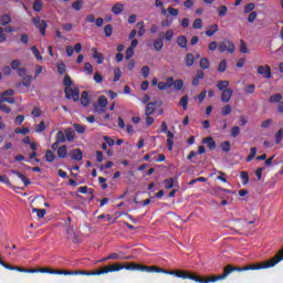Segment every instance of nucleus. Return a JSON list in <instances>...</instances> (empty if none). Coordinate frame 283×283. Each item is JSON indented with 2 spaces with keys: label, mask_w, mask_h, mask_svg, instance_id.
I'll return each instance as SVG.
<instances>
[{
  "label": "nucleus",
  "mask_w": 283,
  "mask_h": 283,
  "mask_svg": "<svg viewBox=\"0 0 283 283\" xmlns=\"http://www.w3.org/2000/svg\"><path fill=\"white\" fill-rule=\"evenodd\" d=\"M240 178H241L242 185H249V172L248 171H241Z\"/></svg>",
  "instance_id": "40"
},
{
  "label": "nucleus",
  "mask_w": 283,
  "mask_h": 283,
  "mask_svg": "<svg viewBox=\"0 0 283 283\" xmlns=\"http://www.w3.org/2000/svg\"><path fill=\"white\" fill-rule=\"evenodd\" d=\"M123 10H125V6L123 3H115L112 8L113 14H116V15L120 14Z\"/></svg>",
  "instance_id": "20"
},
{
  "label": "nucleus",
  "mask_w": 283,
  "mask_h": 283,
  "mask_svg": "<svg viewBox=\"0 0 283 283\" xmlns=\"http://www.w3.org/2000/svg\"><path fill=\"white\" fill-rule=\"evenodd\" d=\"M241 54H249V48H247V42L244 40H240V48Z\"/></svg>",
  "instance_id": "42"
},
{
  "label": "nucleus",
  "mask_w": 283,
  "mask_h": 283,
  "mask_svg": "<svg viewBox=\"0 0 283 283\" xmlns=\"http://www.w3.org/2000/svg\"><path fill=\"white\" fill-rule=\"evenodd\" d=\"M142 271L143 273H164L165 275H175V277H179L181 280H192V282L197 283H210V282H218L220 280H226V268L223 269V273L217 276H211L208 279L200 277L196 274H191L187 271L182 270H165L158 268L156 265H143L138 263H126L122 265L120 263H113L112 265H106L103 269H99L97 273L99 275H105V273H116L118 271Z\"/></svg>",
  "instance_id": "1"
},
{
  "label": "nucleus",
  "mask_w": 283,
  "mask_h": 283,
  "mask_svg": "<svg viewBox=\"0 0 283 283\" xmlns=\"http://www.w3.org/2000/svg\"><path fill=\"white\" fill-rule=\"evenodd\" d=\"M74 275H101V273H98V270L96 271H83V270H76L73 272Z\"/></svg>",
  "instance_id": "16"
},
{
  "label": "nucleus",
  "mask_w": 283,
  "mask_h": 283,
  "mask_svg": "<svg viewBox=\"0 0 283 283\" xmlns=\"http://www.w3.org/2000/svg\"><path fill=\"white\" fill-rule=\"evenodd\" d=\"M1 266H3V269H7L8 271H19V266H14V265H10L8 263H6V261H0Z\"/></svg>",
  "instance_id": "37"
},
{
  "label": "nucleus",
  "mask_w": 283,
  "mask_h": 283,
  "mask_svg": "<svg viewBox=\"0 0 283 283\" xmlns=\"http://www.w3.org/2000/svg\"><path fill=\"white\" fill-rule=\"evenodd\" d=\"M282 94L277 93L272 96H270V103H282Z\"/></svg>",
  "instance_id": "39"
},
{
  "label": "nucleus",
  "mask_w": 283,
  "mask_h": 283,
  "mask_svg": "<svg viewBox=\"0 0 283 283\" xmlns=\"http://www.w3.org/2000/svg\"><path fill=\"white\" fill-rule=\"evenodd\" d=\"M6 96H14V90L9 88L0 94V98H6Z\"/></svg>",
  "instance_id": "62"
},
{
  "label": "nucleus",
  "mask_w": 283,
  "mask_h": 283,
  "mask_svg": "<svg viewBox=\"0 0 283 283\" xmlns=\"http://www.w3.org/2000/svg\"><path fill=\"white\" fill-rule=\"evenodd\" d=\"M120 76H123V71H120L119 67L114 69V78L113 82L114 83H118L120 81Z\"/></svg>",
  "instance_id": "30"
},
{
  "label": "nucleus",
  "mask_w": 283,
  "mask_h": 283,
  "mask_svg": "<svg viewBox=\"0 0 283 283\" xmlns=\"http://www.w3.org/2000/svg\"><path fill=\"white\" fill-rule=\"evenodd\" d=\"M32 23L40 30L42 36H45V31L48 30V22L45 20L41 21V17L32 18Z\"/></svg>",
  "instance_id": "3"
},
{
  "label": "nucleus",
  "mask_w": 283,
  "mask_h": 283,
  "mask_svg": "<svg viewBox=\"0 0 283 283\" xmlns=\"http://www.w3.org/2000/svg\"><path fill=\"white\" fill-rule=\"evenodd\" d=\"M202 143H203L205 145H207V147H208L210 150L216 149V140H213V137H206V138H203Z\"/></svg>",
  "instance_id": "15"
},
{
  "label": "nucleus",
  "mask_w": 283,
  "mask_h": 283,
  "mask_svg": "<svg viewBox=\"0 0 283 283\" xmlns=\"http://www.w3.org/2000/svg\"><path fill=\"white\" fill-rule=\"evenodd\" d=\"M164 39L166 41H171V39H174V30H167Z\"/></svg>",
  "instance_id": "64"
},
{
  "label": "nucleus",
  "mask_w": 283,
  "mask_h": 283,
  "mask_svg": "<svg viewBox=\"0 0 283 283\" xmlns=\"http://www.w3.org/2000/svg\"><path fill=\"white\" fill-rule=\"evenodd\" d=\"M233 96V90L232 88H224L221 92V102L222 103H229Z\"/></svg>",
  "instance_id": "5"
},
{
  "label": "nucleus",
  "mask_w": 283,
  "mask_h": 283,
  "mask_svg": "<svg viewBox=\"0 0 283 283\" xmlns=\"http://www.w3.org/2000/svg\"><path fill=\"white\" fill-rule=\"evenodd\" d=\"M57 72L59 74H61V76H63V74H65V72H67V66L65 65V63H60L57 64Z\"/></svg>",
  "instance_id": "50"
},
{
  "label": "nucleus",
  "mask_w": 283,
  "mask_h": 283,
  "mask_svg": "<svg viewBox=\"0 0 283 283\" xmlns=\"http://www.w3.org/2000/svg\"><path fill=\"white\" fill-rule=\"evenodd\" d=\"M56 142L57 143H65V133H63V130L57 132Z\"/></svg>",
  "instance_id": "55"
},
{
  "label": "nucleus",
  "mask_w": 283,
  "mask_h": 283,
  "mask_svg": "<svg viewBox=\"0 0 283 283\" xmlns=\"http://www.w3.org/2000/svg\"><path fill=\"white\" fill-rule=\"evenodd\" d=\"M55 275H74V271L55 270Z\"/></svg>",
  "instance_id": "56"
},
{
  "label": "nucleus",
  "mask_w": 283,
  "mask_h": 283,
  "mask_svg": "<svg viewBox=\"0 0 283 283\" xmlns=\"http://www.w3.org/2000/svg\"><path fill=\"white\" fill-rule=\"evenodd\" d=\"M113 32H114V28L112 27V24H107L104 27L105 36L107 38L112 36Z\"/></svg>",
  "instance_id": "46"
},
{
  "label": "nucleus",
  "mask_w": 283,
  "mask_h": 283,
  "mask_svg": "<svg viewBox=\"0 0 283 283\" xmlns=\"http://www.w3.org/2000/svg\"><path fill=\"white\" fill-rule=\"evenodd\" d=\"M84 72H87V74H94V66H92V63H84Z\"/></svg>",
  "instance_id": "53"
},
{
  "label": "nucleus",
  "mask_w": 283,
  "mask_h": 283,
  "mask_svg": "<svg viewBox=\"0 0 283 283\" xmlns=\"http://www.w3.org/2000/svg\"><path fill=\"white\" fill-rule=\"evenodd\" d=\"M44 158H45L46 163H52L53 160H56V155H54V153H52V150H46Z\"/></svg>",
  "instance_id": "28"
},
{
  "label": "nucleus",
  "mask_w": 283,
  "mask_h": 283,
  "mask_svg": "<svg viewBox=\"0 0 283 283\" xmlns=\"http://www.w3.org/2000/svg\"><path fill=\"white\" fill-rule=\"evenodd\" d=\"M107 260H130V256L114 252L107 255Z\"/></svg>",
  "instance_id": "14"
},
{
  "label": "nucleus",
  "mask_w": 283,
  "mask_h": 283,
  "mask_svg": "<svg viewBox=\"0 0 283 283\" xmlns=\"http://www.w3.org/2000/svg\"><path fill=\"white\" fill-rule=\"evenodd\" d=\"M15 134H22V136H27V134H30V128L23 127V128H15Z\"/></svg>",
  "instance_id": "57"
},
{
  "label": "nucleus",
  "mask_w": 283,
  "mask_h": 283,
  "mask_svg": "<svg viewBox=\"0 0 283 283\" xmlns=\"http://www.w3.org/2000/svg\"><path fill=\"white\" fill-rule=\"evenodd\" d=\"M187 43H188L187 36H185V35H179V36L177 38V45H179V48H181V49L187 48Z\"/></svg>",
  "instance_id": "23"
},
{
  "label": "nucleus",
  "mask_w": 283,
  "mask_h": 283,
  "mask_svg": "<svg viewBox=\"0 0 283 283\" xmlns=\"http://www.w3.org/2000/svg\"><path fill=\"white\" fill-rule=\"evenodd\" d=\"M217 88L220 92H224V90H229V81H227V80L219 81L217 84Z\"/></svg>",
  "instance_id": "25"
},
{
  "label": "nucleus",
  "mask_w": 283,
  "mask_h": 283,
  "mask_svg": "<svg viewBox=\"0 0 283 283\" xmlns=\"http://www.w3.org/2000/svg\"><path fill=\"white\" fill-rule=\"evenodd\" d=\"M18 272L19 273H39V270L20 268V269H18Z\"/></svg>",
  "instance_id": "60"
},
{
  "label": "nucleus",
  "mask_w": 283,
  "mask_h": 283,
  "mask_svg": "<svg viewBox=\"0 0 283 283\" xmlns=\"http://www.w3.org/2000/svg\"><path fill=\"white\" fill-rule=\"evenodd\" d=\"M253 10H255V3L250 2L244 7L243 12L249 14V12H253Z\"/></svg>",
  "instance_id": "48"
},
{
  "label": "nucleus",
  "mask_w": 283,
  "mask_h": 283,
  "mask_svg": "<svg viewBox=\"0 0 283 283\" xmlns=\"http://www.w3.org/2000/svg\"><path fill=\"white\" fill-rule=\"evenodd\" d=\"M231 136L232 138H238L240 136V127L233 126L231 129Z\"/></svg>",
  "instance_id": "61"
},
{
  "label": "nucleus",
  "mask_w": 283,
  "mask_h": 283,
  "mask_svg": "<svg viewBox=\"0 0 283 283\" xmlns=\"http://www.w3.org/2000/svg\"><path fill=\"white\" fill-rule=\"evenodd\" d=\"M92 56L96 60L97 65H103V61H105V55L98 52V49H92Z\"/></svg>",
  "instance_id": "6"
},
{
  "label": "nucleus",
  "mask_w": 283,
  "mask_h": 283,
  "mask_svg": "<svg viewBox=\"0 0 283 283\" xmlns=\"http://www.w3.org/2000/svg\"><path fill=\"white\" fill-rule=\"evenodd\" d=\"M64 136L66 137V140H69V143H73L74 136H76V134L74 133V129L72 127H69L65 128Z\"/></svg>",
  "instance_id": "12"
},
{
  "label": "nucleus",
  "mask_w": 283,
  "mask_h": 283,
  "mask_svg": "<svg viewBox=\"0 0 283 283\" xmlns=\"http://www.w3.org/2000/svg\"><path fill=\"white\" fill-rule=\"evenodd\" d=\"M35 132L38 134L45 132V122L44 120H41L40 124L35 125Z\"/></svg>",
  "instance_id": "45"
},
{
  "label": "nucleus",
  "mask_w": 283,
  "mask_h": 283,
  "mask_svg": "<svg viewBox=\"0 0 283 283\" xmlns=\"http://www.w3.org/2000/svg\"><path fill=\"white\" fill-rule=\"evenodd\" d=\"M245 94H254L255 93V84H248L244 87Z\"/></svg>",
  "instance_id": "52"
},
{
  "label": "nucleus",
  "mask_w": 283,
  "mask_h": 283,
  "mask_svg": "<svg viewBox=\"0 0 283 283\" xmlns=\"http://www.w3.org/2000/svg\"><path fill=\"white\" fill-rule=\"evenodd\" d=\"M164 38H159L157 40H155L154 42V49L156 50V52H160L163 50V48H165V43L163 42Z\"/></svg>",
  "instance_id": "21"
},
{
  "label": "nucleus",
  "mask_w": 283,
  "mask_h": 283,
  "mask_svg": "<svg viewBox=\"0 0 283 283\" xmlns=\"http://www.w3.org/2000/svg\"><path fill=\"white\" fill-rule=\"evenodd\" d=\"M218 50L221 53L229 52V54H233L235 52V44L231 40H224L220 42Z\"/></svg>",
  "instance_id": "2"
},
{
  "label": "nucleus",
  "mask_w": 283,
  "mask_h": 283,
  "mask_svg": "<svg viewBox=\"0 0 283 283\" xmlns=\"http://www.w3.org/2000/svg\"><path fill=\"white\" fill-rule=\"evenodd\" d=\"M73 10H76L77 12L83 8V1L82 0H76L75 2L72 3Z\"/></svg>",
  "instance_id": "54"
},
{
  "label": "nucleus",
  "mask_w": 283,
  "mask_h": 283,
  "mask_svg": "<svg viewBox=\"0 0 283 283\" xmlns=\"http://www.w3.org/2000/svg\"><path fill=\"white\" fill-rule=\"evenodd\" d=\"M258 74L263 76V78H271V66L270 65L259 66Z\"/></svg>",
  "instance_id": "7"
},
{
  "label": "nucleus",
  "mask_w": 283,
  "mask_h": 283,
  "mask_svg": "<svg viewBox=\"0 0 283 283\" xmlns=\"http://www.w3.org/2000/svg\"><path fill=\"white\" fill-rule=\"evenodd\" d=\"M63 85H65V90L72 88L73 82H72V77H70V75H65L64 76V81H63Z\"/></svg>",
  "instance_id": "41"
},
{
  "label": "nucleus",
  "mask_w": 283,
  "mask_h": 283,
  "mask_svg": "<svg viewBox=\"0 0 283 283\" xmlns=\"http://www.w3.org/2000/svg\"><path fill=\"white\" fill-rule=\"evenodd\" d=\"M97 104L99 105V107L105 109V107H107V97L105 95H101L97 99Z\"/></svg>",
  "instance_id": "33"
},
{
  "label": "nucleus",
  "mask_w": 283,
  "mask_h": 283,
  "mask_svg": "<svg viewBox=\"0 0 283 283\" xmlns=\"http://www.w3.org/2000/svg\"><path fill=\"white\" fill-rule=\"evenodd\" d=\"M199 67H200L201 70H209V59L202 57V59L199 61Z\"/></svg>",
  "instance_id": "36"
},
{
  "label": "nucleus",
  "mask_w": 283,
  "mask_h": 283,
  "mask_svg": "<svg viewBox=\"0 0 283 283\" xmlns=\"http://www.w3.org/2000/svg\"><path fill=\"white\" fill-rule=\"evenodd\" d=\"M193 30H202V19L198 18L192 23Z\"/></svg>",
  "instance_id": "47"
},
{
  "label": "nucleus",
  "mask_w": 283,
  "mask_h": 283,
  "mask_svg": "<svg viewBox=\"0 0 283 283\" xmlns=\"http://www.w3.org/2000/svg\"><path fill=\"white\" fill-rule=\"evenodd\" d=\"M11 22H12V18L10 17V14L1 15V18H0V25H8Z\"/></svg>",
  "instance_id": "27"
},
{
  "label": "nucleus",
  "mask_w": 283,
  "mask_h": 283,
  "mask_svg": "<svg viewBox=\"0 0 283 283\" xmlns=\"http://www.w3.org/2000/svg\"><path fill=\"white\" fill-rule=\"evenodd\" d=\"M22 85L24 87H30L32 85V75L23 76L22 77V83H18L17 87H21Z\"/></svg>",
  "instance_id": "11"
},
{
  "label": "nucleus",
  "mask_w": 283,
  "mask_h": 283,
  "mask_svg": "<svg viewBox=\"0 0 283 283\" xmlns=\"http://www.w3.org/2000/svg\"><path fill=\"white\" fill-rule=\"evenodd\" d=\"M134 53H135L134 49L128 46L126 50V56H125L126 61H129L132 59V56H134Z\"/></svg>",
  "instance_id": "63"
},
{
  "label": "nucleus",
  "mask_w": 283,
  "mask_h": 283,
  "mask_svg": "<svg viewBox=\"0 0 283 283\" xmlns=\"http://www.w3.org/2000/svg\"><path fill=\"white\" fill-rule=\"evenodd\" d=\"M227 12H229V8H227V6H220L218 8L219 17H227Z\"/></svg>",
  "instance_id": "44"
},
{
  "label": "nucleus",
  "mask_w": 283,
  "mask_h": 283,
  "mask_svg": "<svg viewBox=\"0 0 283 283\" xmlns=\"http://www.w3.org/2000/svg\"><path fill=\"white\" fill-rule=\"evenodd\" d=\"M220 148L222 149V151H224L226 154L231 151V142H222L220 144Z\"/></svg>",
  "instance_id": "38"
},
{
  "label": "nucleus",
  "mask_w": 283,
  "mask_h": 283,
  "mask_svg": "<svg viewBox=\"0 0 283 283\" xmlns=\"http://www.w3.org/2000/svg\"><path fill=\"white\" fill-rule=\"evenodd\" d=\"M81 105H83V107H87V105H90V93L87 91L82 92Z\"/></svg>",
  "instance_id": "13"
},
{
  "label": "nucleus",
  "mask_w": 283,
  "mask_h": 283,
  "mask_svg": "<svg viewBox=\"0 0 283 283\" xmlns=\"http://www.w3.org/2000/svg\"><path fill=\"white\" fill-rule=\"evenodd\" d=\"M0 182H3V185H7L8 187H10V189H22L21 187L13 186L12 182H10V179L8 178V176L6 175L0 176Z\"/></svg>",
  "instance_id": "17"
},
{
  "label": "nucleus",
  "mask_w": 283,
  "mask_h": 283,
  "mask_svg": "<svg viewBox=\"0 0 283 283\" xmlns=\"http://www.w3.org/2000/svg\"><path fill=\"white\" fill-rule=\"evenodd\" d=\"M172 87L175 88L176 92H180L182 87H185V81L182 80H174L172 82Z\"/></svg>",
  "instance_id": "22"
},
{
  "label": "nucleus",
  "mask_w": 283,
  "mask_h": 283,
  "mask_svg": "<svg viewBox=\"0 0 283 283\" xmlns=\"http://www.w3.org/2000/svg\"><path fill=\"white\" fill-rule=\"evenodd\" d=\"M218 72H221V73L227 72V60H222L219 63Z\"/></svg>",
  "instance_id": "59"
},
{
  "label": "nucleus",
  "mask_w": 283,
  "mask_h": 283,
  "mask_svg": "<svg viewBox=\"0 0 283 283\" xmlns=\"http://www.w3.org/2000/svg\"><path fill=\"white\" fill-rule=\"evenodd\" d=\"M33 10H34V12H41L43 10V1L42 0H35L33 2Z\"/></svg>",
  "instance_id": "29"
},
{
  "label": "nucleus",
  "mask_w": 283,
  "mask_h": 283,
  "mask_svg": "<svg viewBox=\"0 0 283 283\" xmlns=\"http://www.w3.org/2000/svg\"><path fill=\"white\" fill-rule=\"evenodd\" d=\"M174 182H176V179L174 178H167L164 180L165 189H174Z\"/></svg>",
  "instance_id": "31"
},
{
  "label": "nucleus",
  "mask_w": 283,
  "mask_h": 283,
  "mask_svg": "<svg viewBox=\"0 0 283 283\" xmlns=\"http://www.w3.org/2000/svg\"><path fill=\"white\" fill-rule=\"evenodd\" d=\"M33 213H36L38 218H45L48 211L45 209L33 208Z\"/></svg>",
  "instance_id": "43"
},
{
  "label": "nucleus",
  "mask_w": 283,
  "mask_h": 283,
  "mask_svg": "<svg viewBox=\"0 0 283 283\" xmlns=\"http://www.w3.org/2000/svg\"><path fill=\"white\" fill-rule=\"evenodd\" d=\"M59 158H67V146L63 145L57 149Z\"/></svg>",
  "instance_id": "26"
},
{
  "label": "nucleus",
  "mask_w": 283,
  "mask_h": 283,
  "mask_svg": "<svg viewBox=\"0 0 283 283\" xmlns=\"http://www.w3.org/2000/svg\"><path fill=\"white\" fill-rule=\"evenodd\" d=\"M220 27H218V24H212L210 25V29L206 31V36H213V34H216V32H219Z\"/></svg>",
  "instance_id": "24"
},
{
  "label": "nucleus",
  "mask_w": 283,
  "mask_h": 283,
  "mask_svg": "<svg viewBox=\"0 0 283 283\" xmlns=\"http://www.w3.org/2000/svg\"><path fill=\"white\" fill-rule=\"evenodd\" d=\"M185 63L187 67H192L193 63H196V57L191 53H187Z\"/></svg>",
  "instance_id": "19"
},
{
  "label": "nucleus",
  "mask_w": 283,
  "mask_h": 283,
  "mask_svg": "<svg viewBox=\"0 0 283 283\" xmlns=\"http://www.w3.org/2000/svg\"><path fill=\"white\" fill-rule=\"evenodd\" d=\"M71 159L81 163V160H83V150H81V148L74 149L71 154Z\"/></svg>",
  "instance_id": "9"
},
{
  "label": "nucleus",
  "mask_w": 283,
  "mask_h": 283,
  "mask_svg": "<svg viewBox=\"0 0 283 283\" xmlns=\"http://www.w3.org/2000/svg\"><path fill=\"white\" fill-rule=\"evenodd\" d=\"M137 28H138V36H145V32H146V30H145V22L144 21H139L138 23H137Z\"/></svg>",
  "instance_id": "32"
},
{
  "label": "nucleus",
  "mask_w": 283,
  "mask_h": 283,
  "mask_svg": "<svg viewBox=\"0 0 283 283\" xmlns=\"http://www.w3.org/2000/svg\"><path fill=\"white\" fill-rule=\"evenodd\" d=\"M179 105L182 109H187V105H189V95H184L179 101Z\"/></svg>",
  "instance_id": "34"
},
{
  "label": "nucleus",
  "mask_w": 283,
  "mask_h": 283,
  "mask_svg": "<svg viewBox=\"0 0 283 283\" xmlns=\"http://www.w3.org/2000/svg\"><path fill=\"white\" fill-rule=\"evenodd\" d=\"M205 78V72L202 70H198L196 76L192 78V85L198 87L200 85V80Z\"/></svg>",
  "instance_id": "10"
},
{
  "label": "nucleus",
  "mask_w": 283,
  "mask_h": 283,
  "mask_svg": "<svg viewBox=\"0 0 283 283\" xmlns=\"http://www.w3.org/2000/svg\"><path fill=\"white\" fill-rule=\"evenodd\" d=\"M11 174H13L14 176H18V178L22 180L24 187H29V185H32V181L28 179V177H25V175H23L22 172L18 170H11Z\"/></svg>",
  "instance_id": "8"
},
{
  "label": "nucleus",
  "mask_w": 283,
  "mask_h": 283,
  "mask_svg": "<svg viewBox=\"0 0 283 283\" xmlns=\"http://www.w3.org/2000/svg\"><path fill=\"white\" fill-rule=\"evenodd\" d=\"M64 94L69 101H74L76 103L81 96V91L78 90V87H75V88L71 87V88H65Z\"/></svg>",
  "instance_id": "4"
},
{
  "label": "nucleus",
  "mask_w": 283,
  "mask_h": 283,
  "mask_svg": "<svg viewBox=\"0 0 283 283\" xmlns=\"http://www.w3.org/2000/svg\"><path fill=\"white\" fill-rule=\"evenodd\" d=\"M156 112V103L150 102L147 104L146 109H145V115L146 116H151Z\"/></svg>",
  "instance_id": "18"
},
{
  "label": "nucleus",
  "mask_w": 283,
  "mask_h": 283,
  "mask_svg": "<svg viewBox=\"0 0 283 283\" xmlns=\"http://www.w3.org/2000/svg\"><path fill=\"white\" fill-rule=\"evenodd\" d=\"M31 52L33 53V56H35V59L38 61H43V55H41V52L39 51V48L32 46Z\"/></svg>",
  "instance_id": "35"
},
{
  "label": "nucleus",
  "mask_w": 283,
  "mask_h": 283,
  "mask_svg": "<svg viewBox=\"0 0 283 283\" xmlns=\"http://www.w3.org/2000/svg\"><path fill=\"white\" fill-rule=\"evenodd\" d=\"M73 127L77 134H85V126L81 124H74Z\"/></svg>",
  "instance_id": "58"
},
{
  "label": "nucleus",
  "mask_w": 283,
  "mask_h": 283,
  "mask_svg": "<svg viewBox=\"0 0 283 283\" xmlns=\"http://www.w3.org/2000/svg\"><path fill=\"white\" fill-rule=\"evenodd\" d=\"M231 112H233V109L231 108V105H229V104L223 106L221 109L222 116H229V114H231Z\"/></svg>",
  "instance_id": "49"
},
{
  "label": "nucleus",
  "mask_w": 283,
  "mask_h": 283,
  "mask_svg": "<svg viewBox=\"0 0 283 283\" xmlns=\"http://www.w3.org/2000/svg\"><path fill=\"white\" fill-rule=\"evenodd\" d=\"M282 138H283V128L279 129L277 133L275 134L276 145H280L282 143Z\"/></svg>",
  "instance_id": "51"
}]
</instances>
